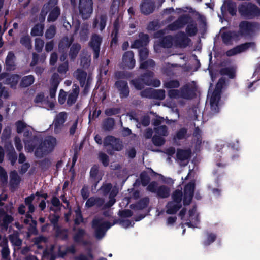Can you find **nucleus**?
<instances>
[{"instance_id":"ddd939ff","label":"nucleus","mask_w":260,"mask_h":260,"mask_svg":"<svg viewBox=\"0 0 260 260\" xmlns=\"http://www.w3.org/2000/svg\"><path fill=\"white\" fill-rule=\"evenodd\" d=\"M67 117V113L65 112H60L56 116L53 122L55 133H58L62 129Z\"/></svg>"},{"instance_id":"0e129e2a","label":"nucleus","mask_w":260,"mask_h":260,"mask_svg":"<svg viewBox=\"0 0 260 260\" xmlns=\"http://www.w3.org/2000/svg\"><path fill=\"white\" fill-rule=\"evenodd\" d=\"M215 238H216V236L214 234H209L208 236L207 239L204 242L205 245H209L210 243H211L214 241V240H215Z\"/></svg>"},{"instance_id":"58836bf2","label":"nucleus","mask_w":260,"mask_h":260,"mask_svg":"<svg viewBox=\"0 0 260 260\" xmlns=\"http://www.w3.org/2000/svg\"><path fill=\"white\" fill-rule=\"evenodd\" d=\"M20 43L26 48L29 49L31 48L30 38L28 35H24L21 37L20 40Z\"/></svg>"},{"instance_id":"f8f14e48","label":"nucleus","mask_w":260,"mask_h":260,"mask_svg":"<svg viewBox=\"0 0 260 260\" xmlns=\"http://www.w3.org/2000/svg\"><path fill=\"white\" fill-rule=\"evenodd\" d=\"M148 190L151 192L156 193L159 196L162 198L167 197L170 193L168 188L165 186L158 187L157 183L153 182L151 183L147 187Z\"/></svg>"},{"instance_id":"7c9ffc66","label":"nucleus","mask_w":260,"mask_h":260,"mask_svg":"<svg viewBox=\"0 0 260 260\" xmlns=\"http://www.w3.org/2000/svg\"><path fill=\"white\" fill-rule=\"evenodd\" d=\"M39 196V193L37 192L36 194L31 195L25 199V202L26 205L28 206L29 213H32L34 211L35 207L32 204V202L35 199L36 197Z\"/></svg>"},{"instance_id":"a18cd8bd","label":"nucleus","mask_w":260,"mask_h":260,"mask_svg":"<svg viewBox=\"0 0 260 260\" xmlns=\"http://www.w3.org/2000/svg\"><path fill=\"white\" fill-rule=\"evenodd\" d=\"M173 42V39L171 36H167L163 39L160 43L161 45L164 47H170Z\"/></svg>"},{"instance_id":"473e14b6","label":"nucleus","mask_w":260,"mask_h":260,"mask_svg":"<svg viewBox=\"0 0 260 260\" xmlns=\"http://www.w3.org/2000/svg\"><path fill=\"white\" fill-rule=\"evenodd\" d=\"M0 246L3 247L2 250V257L4 258L7 259L10 254V251L7 245V241L6 240L3 239L0 243Z\"/></svg>"},{"instance_id":"2f4dec72","label":"nucleus","mask_w":260,"mask_h":260,"mask_svg":"<svg viewBox=\"0 0 260 260\" xmlns=\"http://www.w3.org/2000/svg\"><path fill=\"white\" fill-rule=\"evenodd\" d=\"M78 94V88L76 87L75 89H74L73 90L72 92H71L68 96V100H67L68 104L69 105H71L73 103H74L76 101V99L77 98Z\"/></svg>"},{"instance_id":"6e6d98bb","label":"nucleus","mask_w":260,"mask_h":260,"mask_svg":"<svg viewBox=\"0 0 260 260\" xmlns=\"http://www.w3.org/2000/svg\"><path fill=\"white\" fill-rule=\"evenodd\" d=\"M150 178L147 173L146 172H143L141 174V180L142 184L145 186L147 184L149 181Z\"/></svg>"},{"instance_id":"13d9d810","label":"nucleus","mask_w":260,"mask_h":260,"mask_svg":"<svg viewBox=\"0 0 260 260\" xmlns=\"http://www.w3.org/2000/svg\"><path fill=\"white\" fill-rule=\"evenodd\" d=\"M234 32H232L224 33L222 35V39L225 43H228L231 39V38H233L234 36Z\"/></svg>"},{"instance_id":"37998d69","label":"nucleus","mask_w":260,"mask_h":260,"mask_svg":"<svg viewBox=\"0 0 260 260\" xmlns=\"http://www.w3.org/2000/svg\"><path fill=\"white\" fill-rule=\"evenodd\" d=\"M80 48V46L79 44H74L72 46L69 54L72 59L76 57Z\"/></svg>"},{"instance_id":"bf43d9fd","label":"nucleus","mask_w":260,"mask_h":260,"mask_svg":"<svg viewBox=\"0 0 260 260\" xmlns=\"http://www.w3.org/2000/svg\"><path fill=\"white\" fill-rule=\"evenodd\" d=\"M112 188V185L110 183L105 184L101 188L100 191L104 194L108 193Z\"/></svg>"},{"instance_id":"3c124183","label":"nucleus","mask_w":260,"mask_h":260,"mask_svg":"<svg viewBox=\"0 0 260 260\" xmlns=\"http://www.w3.org/2000/svg\"><path fill=\"white\" fill-rule=\"evenodd\" d=\"M222 74L228 75L230 78H232L235 76V70L234 68H225L221 71Z\"/></svg>"},{"instance_id":"338daca9","label":"nucleus","mask_w":260,"mask_h":260,"mask_svg":"<svg viewBox=\"0 0 260 260\" xmlns=\"http://www.w3.org/2000/svg\"><path fill=\"white\" fill-rule=\"evenodd\" d=\"M66 93L63 90H60L59 96H58V101L61 104H62L65 102L66 101Z\"/></svg>"},{"instance_id":"2eb2a0df","label":"nucleus","mask_w":260,"mask_h":260,"mask_svg":"<svg viewBox=\"0 0 260 260\" xmlns=\"http://www.w3.org/2000/svg\"><path fill=\"white\" fill-rule=\"evenodd\" d=\"M141 95L144 97L154 98L162 100L165 96V92L164 90H154L148 89L141 92Z\"/></svg>"},{"instance_id":"5701e85b","label":"nucleus","mask_w":260,"mask_h":260,"mask_svg":"<svg viewBox=\"0 0 260 260\" xmlns=\"http://www.w3.org/2000/svg\"><path fill=\"white\" fill-rule=\"evenodd\" d=\"M256 27L255 24L249 23L247 21H244L240 24V30L242 35L248 34L250 31L254 30Z\"/></svg>"},{"instance_id":"6e6552de","label":"nucleus","mask_w":260,"mask_h":260,"mask_svg":"<svg viewBox=\"0 0 260 260\" xmlns=\"http://www.w3.org/2000/svg\"><path fill=\"white\" fill-rule=\"evenodd\" d=\"M92 226L95 230L96 237L101 239L104 237L106 231L112 226V224L102 219H95L93 221Z\"/></svg>"},{"instance_id":"dca6fc26","label":"nucleus","mask_w":260,"mask_h":260,"mask_svg":"<svg viewBox=\"0 0 260 260\" xmlns=\"http://www.w3.org/2000/svg\"><path fill=\"white\" fill-rule=\"evenodd\" d=\"M104 144L105 146H110L114 150L119 151L122 149L121 142L112 136H108L105 138Z\"/></svg>"},{"instance_id":"052dcab7","label":"nucleus","mask_w":260,"mask_h":260,"mask_svg":"<svg viewBox=\"0 0 260 260\" xmlns=\"http://www.w3.org/2000/svg\"><path fill=\"white\" fill-rule=\"evenodd\" d=\"M121 226L124 228H127L133 226L134 223L130 221L128 219H125L121 221L120 223Z\"/></svg>"},{"instance_id":"4c0bfd02","label":"nucleus","mask_w":260,"mask_h":260,"mask_svg":"<svg viewBox=\"0 0 260 260\" xmlns=\"http://www.w3.org/2000/svg\"><path fill=\"white\" fill-rule=\"evenodd\" d=\"M117 189L114 187L111 190L109 196V201L106 204L105 206L109 207L112 206L115 202L114 197L117 193Z\"/></svg>"},{"instance_id":"b1692460","label":"nucleus","mask_w":260,"mask_h":260,"mask_svg":"<svg viewBox=\"0 0 260 260\" xmlns=\"http://www.w3.org/2000/svg\"><path fill=\"white\" fill-rule=\"evenodd\" d=\"M141 10L143 13L148 14L153 11V4L150 0H143L141 5Z\"/></svg>"},{"instance_id":"0eeeda50","label":"nucleus","mask_w":260,"mask_h":260,"mask_svg":"<svg viewBox=\"0 0 260 260\" xmlns=\"http://www.w3.org/2000/svg\"><path fill=\"white\" fill-rule=\"evenodd\" d=\"M239 11L242 15L248 18L260 15V9L250 3L241 5L239 8Z\"/></svg>"},{"instance_id":"cd10ccee","label":"nucleus","mask_w":260,"mask_h":260,"mask_svg":"<svg viewBox=\"0 0 260 260\" xmlns=\"http://www.w3.org/2000/svg\"><path fill=\"white\" fill-rule=\"evenodd\" d=\"M188 18L186 16L182 17L178 19V21L169 26L170 30H175L181 27L185 23L188 22Z\"/></svg>"},{"instance_id":"f257e3e1","label":"nucleus","mask_w":260,"mask_h":260,"mask_svg":"<svg viewBox=\"0 0 260 260\" xmlns=\"http://www.w3.org/2000/svg\"><path fill=\"white\" fill-rule=\"evenodd\" d=\"M194 188V182H190L184 187L183 193L181 191L176 190L172 194V201L167 206V213H175L181 208L182 201L184 205L189 204L193 197Z\"/></svg>"},{"instance_id":"e433bc0d","label":"nucleus","mask_w":260,"mask_h":260,"mask_svg":"<svg viewBox=\"0 0 260 260\" xmlns=\"http://www.w3.org/2000/svg\"><path fill=\"white\" fill-rule=\"evenodd\" d=\"M44 26L42 24L36 25L31 29V35L33 36H41L43 34Z\"/></svg>"},{"instance_id":"4d7b16f0","label":"nucleus","mask_w":260,"mask_h":260,"mask_svg":"<svg viewBox=\"0 0 260 260\" xmlns=\"http://www.w3.org/2000/svg\"><path fill=\"white\" fill-rule=\"evenodd\" d=\"M99 157L100 160L104 166H107L108 165L109 159L108 157L106 154L103 153H99Z\"/></svg>"},{"instance_id":"9b49d317","label":"nucleus","mask_w":260,"mask_h":260,"mask_svg":"<svg viewBox=\"0 0 260 260\" xmlns=\"http://www.w3.org/2000/svg\"><path fill=\"white\" fill-rule=\"evenodd\" d=\"M255 44L254 42L246 43L237 46V47L228 51L226 55L228 56L235 55L239 53H241L246 51L249 49H254L255 48Z\"/></svg>"},{"instance_id":"a878e982","label":"nucleus","mask_w":260,"mask_h":260,"mask_svg":"<svg viewBox=\"0 0 260 260\" xmlns=\"http://www.w3.org/2000/svg\"><path fill=\"white\" fill-rule=\"evenodd\" d=\"M106 20L107 18L105 15H101L100 17H96L93 23L94 27L102 30L105 27Z\"/></svg>"},{"instance_id":"f3484780","label":"nucleus","mask_w":260,"mask_h":260,"mask_svg":"<svg viewBox=\"0 0 260 260\" xmlns=\"http://www.w3.org/2000/svg\"><path fill=\"white\" fill-rule=\"evenodd\" d=\"M139 54L141 60V68H147L148 67H153L154 66V62L152 60L143 61L146 59L148 54V51L147 48H144L141 49L139 51Z\"/></svg>"},{"instance_id":"1a4fd4ad","label":"nucleus","mask_w":260,"mask_h":260,"mask_svg":"<svg viewBox=\"0 0 260 260\" xmlns=\"http://www.w3.org/2000/svg\"><path fill=\"white\" fill-rule=\"evenodd\" d=\"M92 0H79V10L83 19L89 18L93 11Z\"/></svg>"},{"instance_id":"9d476101","label":"nucleus","mask_w":260,"mask_h":260,"mask_svg":"<svg viewBox=\"0 0 260 260\" xmlns=\"http://www.w3.org/2000/svg\"><path fill=\"white\" fill-rule=\"evenodd\" d=\"M74 76L79 81L81 86L84 87L86 90L92 81L91 75H87L82 69H78L74 72Z\"/></svg>"},{"instance_id":"f704fd0d","label":"nucleus","mask_w":260,"mask_h":260,"mask_svg":"<svg viewBox=\"0 0 260 260\" xmlns=\"http://www.w3.org/2000/svg\"><path fill=\"white\" fill-rule=\"evenodd\" d=\"M44 96L43 94H39L36 96L35 99V102L36 103H43L44 104H47L48 105V107L52 109L54 106L53 102H48L47 101L44 100Z\"/></svg>"},{"instance_id":"c85d7f7f","label":"nucleus","mask_w":260,"mask_h":260,"mask_svg":"<svg viewBox=\"0 0 260 260\" xmlns=\"http://www.w3.org/2000/svg\"><path fill=\"white\" fill-rule=\"evenodd\" d=\"M20 176L16 171H12L10 173V184L13 188L16 187L20 182Z\"/></svg>"},{"instance_id":"4468645a","label":"nucleus","mask_w":260,"mask_h":260,"mask_svg":"<svg viewBox=\"0 0 260 260\" xmlns=\"http://www.w3.org/2000/svg\"><path fill=\"white\" fill-rule=\"evenodd\" d=\"M190 90L188 87H184L180 92L178 90H170L169 91V96L171 99H178L182 98L183 99H189L190 98L189 95Z\"/></svg>"},{"instance_id":"412c9836","label":"nucleus","mask_w":260,"mask_h":260,"mask_svg":"<svg viewBox=\"0 0 260 260\" xmlns=\"http://www.w3.org/2000/svg\"><path fill=\"white\" fill-rule=\"evenodd\" d=\"M190 154V152L188 150H178L177 151V158L181 165L185 166L187 164Z\"/></svg>"},{"instance_id":"5fc2aeb1","label":"nucleus","mask_w":260,"mask_h":260,"mask_svg":"<svg viewBox=\"0 0 260 260\" xmlns=\"http://www.w3.org/2000/svg\"><path fill=\"white\" fill-rule=\"evenodd\" d=\"M44 46V41L40 39H36L35 40V48L38 51H41Z\"/></svg>"},{"instance_id":"a19ab883","label":"nucleus","mask_w":260,"mask_h":260,"mask_svg":"<svg viewBox=\"0 0 260 260\" xmlns=\"http://www.w3.org/2000/svg\"><path fill=\"white\" fill-rule=\"evenodd\" d=\"M34 82V78L31 75H29L23 78L21 81L22 86L27 87L31 85Z\"/></svg>"},{"instance_id":"f03ea898","label":"nucleus","mask_w":260,"mask_h":260,"mask_svg":"<svg viewBox=\"0 0 260 260\" xmlns=\"http://www.w3.org/2000/svg\"><path fill=\"white\" fill-rule=\"evenodd\" d=\"M25 149L28 152L35 151V155L40 157L45 154L51 152L56 145V139L52 136L46 137L43 143L36 139L29 141L25 140Z\"/></svg>"},{"instance_id":"a211bd4d","label":"nucleus","mask_w":260,"mask_h":260,"mask_svg":"<svg viewBox=\"0 0 260 260\" xmlns=\"http://www.w3.org/2000/svg\"><path fill=\"white\" fill-rule=\"evenodd\" d=\"M135 64L134 54L132 51H127L123 56L122 66L128 69H132Z\"/></svg>"},{"instance_id":"de8ad7c7","label":"nucleus","mask_w":260,"mask_h":260,"mask_svg":"<svg viewBox=\"0 0 260 260\" xmlns=\"http://www.w3.org/2000/svg\"><path fill=\"white\" fill-rule=\"evenodd\" d=\"M179 86V83L177 80H170L164 83V86L167 88H177Z\"/></svg>"},{"instance_id":"c03bdc74","label":"nucleus","mask_w":260,"mask_h":260,"mask_svg":"<svg viewBox=\"0 0 260 260\" xmlns=\"http://www.w3.org/2000/svg\"><path fill=\"white\" fill-rule=\"evenodd\" d=\"M98 168L97 166H93L91 168L90 170V176L92 178L94 179V181L95 182L96 181H99L101 179V176L98 175Z\"/></svg>"},{"instance_id":"864d4df0","label":"nucleus","mask_w":260,"mask_h":260,"mask_svg":"<svg viewBox=\"0 0 260 260\" xmlns=\"http://www.w3.org/2000/svg\"><path fill=\"white\" fill-rule=\"evenodd\" d=\"M55 34V28L54 26L50 27L46 31L45 36L46 38L51 39L53 37Z\"/></svg>"},{"instance_id":"49530a36","label":"nucleus","mask_w":260,"mask_h":260,"mask_svg":"<svg viewBox=\"0 0 260 260\" xmlns=\"http://www.w3.org/2000/svg\"><path fill=\"white\" fill-rule=\"evenodd\" d=\"M159 135H155L153 137L152 140L154 144L156 146H161L165 143L164 138Z\"/></svg>"},{"instance_id":"6ab92c4d","label":"nucleus","mask_w":260,"mask_h":260,"mask_svg":"<svg viewBox=\"0 0 260 260\" xmlns=\"http://www.w3.org/2000/svg\"><path fill=\"white\" fill-rule=\"evenodd\" d=\"M60 79L57 74H54L50 80L51 88L50 89V96L53 99L55 96V93Z\"/></svg>"},{"instance_id":"c756f323","label":"nucleus","mask_w":260,"mask_h":260,"mask_svg":"<svg viewBox=\"0 0 260 260\" xmlns=\"http://www.w3.org/2000/svg\"><path fill=\"white\" fill-rule=\"evenodd\" d=\"M149 41V37L147 35L142 34L140 40H136L133 45L134 47L139 48L140 46L146 45Z\"/></svg>"},{"instance_id":"20e7f679","label":"nucleus","mask_w":260,"mask_h":260,"mask_svg":"<svg viewBox=\"0 0 260 260\" xmlns=\"http://www.w3.org/2000/svg\"><path fill=\"white\" fill-rule=\"evenodd\" d=\"M179 216L182 219L184 218V221H186L185 224L190 228H198L200 219L196 208L190 210L186 215H184V211L182 210L180 212Z\"/></svg>"},{"instance_id":"423d86ee","label":"nucleus","mask_w":260,"mask_h":260,"mask_svg":"<svg viewBox=\"0 0 260 260\" xmlns=\"http://www.w3.org/2000/svg\"><path fill=\"white\" fill-rule=\"evenodd\" d=\"M224 83V80L222 78L220 79L216 85L215 90L210 96V103L211 109L213 113H216L218 111V102L220 99V92Z\"/></svg>"},{"instance_id":"680f3d73","label":"nucleus","mask_w":260,"mask_h":260,"mask_svg":"<svg viewBox=\"0 0 260 260\" xmlns=\"http://www.w3.org/2000/svg\"><path fill=\"white\" fill-rule=\"evenodd\" d=\"M200 131L199 128H196L195 131V137L197 139V142L196 143V147L198 149V146L201 144V139L200 136Z\"/></svg>"},{"instance_id":"aec40b11","label":"nucleus","mask_w":260,"mask_h":260,"mask_svg":"<svg viewBox=\"0 0 260 260\" xmlns=\"http://www.w3.org/2000/svg\"><path fill=\"white\" fill-rule=\"evenodd\" d=\"M101 40V38L96 35H93L91 38L90 46L94 50V57L95 58H97L99 57Z\"/></svg>"},{"instance_id":"e2e57ef3","label":"nucleus","mask_w":260,"mask_h":260,"mask_svg":"<svg viewBox=\"0 0 260 260\" xmlns=\"http://www.w3.org/2000/svg\"><path fill=\"white\" fill-rule=\"evenodd\" d=\"M76 217L75 219V222L76 224H79L82 221V217L81 214V211L79 209H77L75 211Z\"/></svg>"},{"instance_id":"774afa93","label":"nucleus","mask_w":260,"mask_h":260,"mask_svg":"<svg viewBox=\"0 0 260 260\" xmlns=\"http://www.w3.org/2000/svg\"><path fill=\"white\" fill-rule=\"evenodd\" d=\"M15 145L17 150L21 151L22 150L23 146L21 143L20 139L18 137H15Z\"/></svg>"},{"instance_id":"7ed1b4c3","label":"nucleus","mask_w":260,"mask_h":260,"mask_svg":"<svg viewBox=\"0 0 260 260\" xmlns=\"http://www.w3.org/2000/svg\"><path fill=\"white\" fill-rule=\"evenodd\" d=\"M57 2V0H51L43 6L41 12L43 20H44L45 16L48 12H49L48 21H54L57 18L60 14V10L56 6Z\"/></svg>"},{"instance_id":"09e8293b","label":"nucleus","mask_w":260,"mask_h":260,"mask_svg":"<svg viewBox=\"0 0 260 260\" xmlns=\"http://www.w3.org/2000/svg\"><path fill=\"white\" fill-rule=\"evenodd\" d=\"M155 135L166 136L168 135V132L165 126H158L155 128Z\"/></svg>"},{"instance_id":"393cba45","label":"nucleus","mask_w":260,"mask_h":260,"mask_svg":"<svg viewBox=\"0 0 260 260\" xmlns=\"http://www.w3.org/2000/svg\"><path fill=\"white\" fill-rule=\"evenodd\" d=\"M116 85L120 91L122 97L126 96L128 94V88L125 81H119L116 83Z\"/></svg>"},{"instance_id":"c9c22d12","label":"nucleus","mask_w":260,"mask_h":260,"mask_svg":"<svg viewBox=\"0 0 260 260\" xmlns=\"http://www.w3.org/2000/svg\"><path fill=\"white\" fill-rule=\"evenodd\" d=\"M14 55L12 52H10L6 60V64L7 68L8 70H12L14 69Z\"/></svg>"},{"instance_id":"ea45409f","label":"nucleus","mask_w":260,"mask_h":260,"mask_svg":"<svg viewBox=\"0 0 260 260\" xmlns=\"http://www.w3.org/2000/svg\"><path fill=\"white\" fill-rule=\"evenodd\" d=\"M72 38L69 39L68 37L64 38L59 44V48L60 50H63L64 48H68L70 44L72 42Z\"/></svg>"},{"instance_id":"4be33fe9","label":"nucleus","mask_w":260,"mask_h":260,"mask_svg":"<svg viewBox=\"0 0 260 260\" xmlns=\"http://www.w3.org/2000/svg\"><path fill=\"white\" fill-rule=\"evenodd\" d=\"M13 221L11 216L6 214L4 210L0 209V226L7 229L8 225Z\"/></svg>"},{"instance_id":"69168bd1","label":"nucleus","mask_w":260,"mask_h":260,"mask_svg":"<svg viewBox=\"0 0 260 260\" xmlns=\"http://www.w3.org/2000/svg\"><path fill=\"white\" fill-rule=\"evenodd\" d=\"M68 70V64L67 62L60 65L58 69V72L61 74L65 73Z\"/></svg>"},{"instance_id":"39448f33","label":"nucleus","mask_w":260,"mask_h":260,"mask_svg":"<svg viewBox=\"0 0 260 260\" xmlns=\"http://www.w3.org/2000/svg\"><path fill=\"white\" fill-rule=\"evenodd\" d=\"M135 88L140 90L145 85H152L154 87H158L160 85V81L157 79H152V73H149L143 76L141 79L132 81Z\"/></svg>"},{"instance_id":"bb28decb","label":"nucleus","mask_w":260,"mask_h":260,"mask_svg":"<svg viewBox=\"0 0 260 260\" xmlns=\"http://www.w3.org/2000/svg\"><path fill=\"white\" fill-rule=\"evenodd\" d=\"M16 125L18 133L24 132V135L25 136H28L29 135L31 128L27 126L23 122L21 121H18L16 122Z\"/></svg>"},{"instance_id":"72a5a7b5","label":"nucleus","mask_w":260,"mask_h":260,"mask_svg":"<svg viewBox=\"0 0 260 260\" xmlns=\"http://www.w3.org/2000/svg\"><path fill=\"white\" fill-rule=\"evenodd\" d=\"M103 204V201L100 199L94 198H89L86 203V206L88 207H92L96 205L98 206H101Z\"/></svg>"},{"instance_id":"8fccbe9b","label":"nucleus","mask_w":260,"mask_h":260,"mask_svg":"<svg viewBox=\"0 0 260 260\" xmlns=\"http://www.w3.org/2000/svg\"><path fill=\"white\" fill-rule=\"evenodd\" d=\"M8 176L6 172L4 169L0 167V180L2 182V184L4 185L7 182Z\"/></svg>"},{"instance_id":"79ce46f5","label":"nucleus","mask_w":260,"mask_h":260,"mask_svg":"<svg viewBox=\"0 0 260 260\" xmlns=\"http://www.w3.org/2000/svg\"><path fill=\"white\" fill-rule=\"evenodd\" d=\"M19 76L16 75L11 76L9 78L7 79L6 83L10 84L11 87H15L19 80Z\"/></svg>"},{"instance_id":"603ef678","label":"nucleus","mask_w":260,"mask_h":260,"mask_svg":"<svg viewBox=\"0 0 260 260\" xmlns=\"http://www.w3.org/2000/svg\"><path fill=\"white\" fill-rule=\"evenodd\" d=\"M197 31V27L194 24H190L187 26L186 31L189 36L194 35Z\"/></svg>"}]
</instances>
